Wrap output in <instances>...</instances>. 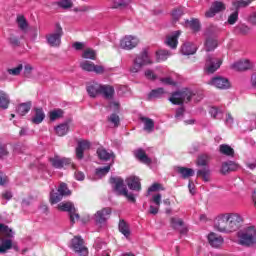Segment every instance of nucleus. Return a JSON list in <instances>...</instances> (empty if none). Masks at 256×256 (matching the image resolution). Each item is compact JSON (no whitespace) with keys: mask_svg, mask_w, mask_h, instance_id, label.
<instances>
[{"mask_svg":"<svg viewBox=\"0 0 256 256\" xmlns=\"http://www.w3.org/2000/svg\"><path fill=\"white\" fill-rule=\"evenodd\" d=\"M87 93L90 97L103 95L105 99H113V95H115V89L112 86L101 85L97 82H93L87 86Z\"/></svg>","mask_w":256,"mask_h":256,"instance_id":"1","label":"nucleus"},{"mask_svg":"<svg viewBox=\"0 0 256 256\" xmlns=\"http://www.w3.org/2000/svg\"><path fill=\"white\" fill-rule=\"evenodd\" d=\"M13 237V230L0 223V254H5L9 249H13Z\"/></svg>","mask_w":256,"mask_h":256,"instance_id":"2","label":"nucleus"},{"mask_svg":"<svg viewBox=\"0 0 256 256\" xmlns=\"http://www.w3.org/2000/svg\"><path fill=\"white\" fill-rule=\"evenodd\" d=\"M238 244L244 247H251L256 243V228L255 226H248L237 232Z\"/></svg>","mask_w":256,"mask_h":256,"instance_id":"3","label":"nucleus"},{"mask_svg":"<svg viewBox=\"0 0 256 256\" xmlns=\"http://www.w3.org/2000/svg\"><path fill=\"white\" fill-rule=\"evenodd\" d=\"M152 63L153 60H151V57L149 56V50L144 48L142 53L138 54L133 60V65L130 67V72L139 73V71H141L145 65H151Z\"/></svg>","mask_w":256,"mask_h":256,"instance_id":"4","label":"nucleus"},{"mask_svg":"<svg viewBox=\"0 0 256 256\" xmlns=\"http://www.w3.org/2000/svg\"><path fill=\"white\" fill-rule=\"evenodd\" d=\"M193 95V91L189 90L188 88H184L180 91L174 92L169 98V101L173 105H183V103H189Z\"/></svg>","mask_w":256,"mask_h":256,"instance_id":"5","label":"nucleus"},{"mask_svg":"<svg viewBox=\"0 0 256 256\" xmlns=\"http://www.w3.org/2000/svg\"><path fill=\"white\" fill-rule=\"evenodd\" d=\"M214 229L219 233H231V227L229 224V217L227 213L218 215L214 220Z\"/></svg>","mask_w":256,"mask_h":256,"instance_id":"6","label":"nucleus"},{"mask_svg":"<svg viewBox=\"0 0 256 256\" xmlns=\"http://www.w3.org/2000/svg\"><path fill=\"white\" fill-rule=\"evenodd\" d=\"M61 37H63V28L61 24L56 23L54 31L46 36L47 43L50 47H59V45H61Z\"/></svg>","mask_w":256,"mask_h":256,"instance_id":"7","label":"nucleus"},{"mask_svg":"<svg viewBox=\"0 0 256 256\" xmlns=\"http://www.w3.org/2000/svg\"><path fill=\"white\" fill-rule=\"evenodd\" d=\"M111 182L114 183V189L117 191L118 195H123L130 201L131 203H135V195L133 193H129L127 191V187H125V184L123 183V179L121 178H111Z\"/></svg>","mask_w":256,"mask_h":256,"instance_id":"8","label":"nucleus"},{"mask_svg":"<svg viewBox=\"0 0 256 256\" xmlns=\"http://www.w3.org/2000/svg\"><path fill=\"white\" fill-rule=\"evenodd\" d=\"M227 215H228V222L230 225L231 233H235V231H239L241 227H243V223L245 221V218H243V215L237 212H228Z\"/></svg>","mask_w":256,"mask_h":256,"instance_id":"9","label":"nucleus"},{"mask_svg":"<svg viewBox=\"0 0 256 256\" xmlns=\"http://www.w3.org/2000/svg\"><path fill=\"white\" fill-rule=\"evenodd\" d=\"M66 195H71V191L67 187V184L61 183L58 187V193H50V203L52 205H56V203H59V201H61Z\"/></svg>","mask_w":256,"mask_h":256,"instance_id":"10","label":"nucleus"},{"mask_svg":"<svg viewBox=\"0 0 256 256\" xmlns=\"http://www.w3.org/2000/svg\"><path fill=\"white\" fill-rule=\"evenodd\" d=\"M82 71H87L88 73H96V75H103L105 73V67L103 65H95V63L84 60L80 63Z\"/></svg>","mask_w":256,"mask_h":256,"instance_id":"11","label":"nucleus"},{"mask_svg":"<svg viewBox=\"0 0 256 256\" xmlns=\"http://www.w3.org/2000/svg\"><path fill=\"white\" fill-rule=\"evenodd\" d=\"M71 247L75 253H78L79 256H88L89 250L85 247V242L83 238L76 236L71 241Z\"/></svg>","mask_w":256,"mask_h":256,"instance_id":"12","label":"nucleus"},{"mask_svg":"<svg viewBox=\"0 0 256 256\" xmlns=\"http://www.w3.org/2000/svg\"><path fill=\"white\" fill-rule=\"evenodd\" d=\"M139 45V38L133 35H126L120 39V48L125 51H131Z\"/></svg>","mask_w":256,"mask_h":256,"instance_id":"13","label":"nucleus"},{"mask_svg":"<svg viewBox=\"0 0 256 256\" xmlns=\"http://www.w3.org/2000/svg\"><path fill=\"white\" fill-rule=\"evenodd\" d=\"M58 209L69 213L71 223L79 221V214L76 213L75 206L71 202H61L58 204Z\"/></svg>","mask_w":256,"mask_h":256,"instance_id":"14","label":"nucleus"},{"mask_svg":"<svg viewBox=\"0 0 256 256\" xmlns=\"http://www.w3.org/2000/svg\"><path fill=\"white\" fill-rule=\"evenodd\" d=\"M208 85H212V87H216V89H231V82H229V79L221 76L212 78L208 81Z\"/></svg>","mask_w":256,"mask_h":256,"instance_id":"15","label":"nucleus"},{"mask_svg":"<svg viewBox=\"0 0 256 256\" xmlns=\"http://www.w3.org/2000/svg\"><path fill=\"white\" fill-rule=\"evenodd\" d=\"M222 63L223 61H221V59L208 56L206 59L205 70L207 73H215V71L221 67Z\"/></svg>","mask_w":256,"mask_h":256,"instance_id":"16","label":"nucleus"},{"mask_svg":"<svg viewBox=\"0 0 256 256\" xmlns=\"http://www.w3.org/2000/svg\"><path fill=\"white\" fill-rule=\"evenodd\" d=\"M111 208H103L102 210H99L94 215V219L96 223L99 225H103L104 223H107L108 219L111 217Z\"/></svg>","mask_w":256,"mask_h":256,"instance_id":"17","label":"nucleus"},{"mask_svg":"<svg viewBox=\"0 0 256 256\" xmlns=\"http://www.w3.org/2000/svg\"><path fill=\"white\" fill-rule=\"evenodd\" d=\"M208 242H209V245H211V247H214L215 249H219V247L223 246V243H225V240L223 239V236L215 232H211L210 234H208Z\"/></svg>","mask_w":256,"mask_h":256,"instance_id":"18","label":"nucleus"},{"mask_svg":"<svg viewBox=\"0 0 256 256\" xmlns=\"http://www.w3.org/2000/svg\"><path fill=\"white\" fill-rule=\"evenodd\" d=\"M225 9L226 7L223 2L216 1L212 4L211 8L205 13V17H215L217 13H221V11H225Z\"/></svg>","mask_w":256,"mask_h":256,"instance_id":"19","label":"nucleus"},{"mask_svg":"<svg viewBox=\"0 0 256 256\" xmlns=\"http://www.w3.org/2000/svg\"><path fill=\"white\" fill-rule=\"evenodd\" d=\"M181 36V31H174L166 37V45L171 49H177V45L179 44V37Z\"/></svg>","mask_w":256,"mask_h":256,"instance_id":"20","label":"nucleus"},{"mask_svg":"<svg viewBox=\"0 0 256 256\" xmlns=\"http://www.w3.org/2000/svg\"><path fill=\"white\" fill-rule=\"evenodd\" d=\"M91 149V142L87 140L78 141V146L76 148V157L77 159H83L85 151Z\"/></svg>","mask_w":256,"mask_h":256,"instance_id":"21","label":"nucleus"},{"mask_svg":"<svg viewBox=\"0 0 256 256\" xmlns=\"http://www.w3.org/2000/svg\"><path fill=\"white\" fill-rule=\"evenodd\" d=\"M170 225L173 229H177L180 233H187V227H185V223L183 219L179 217H172L170 219Z\"/></svg>","mask_w":256,"mask_h":256,"instance_id":"22","label":"nucleus"},{"mask_svg":"<svg viewBox=\"0 0 256 256\" xmlns=\"http://www.w3.org/2000/svg\"><path fill=\"white\" fill-rule=\"evenodd\" d=\"M239 169V165L233 161L223 162L220 168V173L222 175H227V173H231L232 171H237Z\"/></svg>","mask_w":256,"mask_h":256,"instance_id":"23","label":"nucleus"},{"mask_svg":"<svg viewBox=\"0 0 256 256\" xmlns=\"http://www.w3.org/2000/svg\"><path fill=\"white\" fill-rule=\"evenodd\" d=\"M234 71H247L248 69H253V63L249 60H241L232 65Z\"/></svg>","mask_w":256,"mask_h":256,"instance_id":"24","label":"nucleus"},{"mask_svg":"<svg viewBox=\"0 0 256 256\" xmlns=\"http://www.w3.org/2000/svg\"><path fill=\"white\" fill-rule=\"evenodd\" d=\"M50 163L56 168L61 169L65 167V165H70L71 159L68 158H59V156H55L54 158L49 159Z\"/></svg>","mask_w":256,"mask_h":256,"instance_id":"25","label":"nucleus"},{"mask_svg":"<svg viewBox=\"0 0 256 256\" xmlns=\"http://www.w3.org/2000/svg\"><path fill=\"white\" fill-rule=\"evenodd\" d=\"M126 183L132 191H141V181L139 177L130 176L126 179Z\"/></svg>","mask_w":256,"mask_h":256,"instance_id":"26","label":"nucleus"},{"mask_svg":"<svg viewBox=\"0 0 256 256\" xmlns=\"http://www.w3.org/2000/svg\"><path fill=\"white\" fill-rule=\"evenodd\" d=\"M44 120L45 112L43 111V108H35L34 116L31 118L32 123H34V125H39L43 123Z\"/></svg>","mask_w":256,"mask_h":256,"instance_id":"27","label":"nucleus"},{"mask_svg":"<svg viewBox=\"0 0 256 256\" xmlns=\"http://www.w3.org/2000/svg\"><path fill=\"white\" fill-rule=\"evenodd\" d=\"M140 121L144 123V131H147V133H153V130L155 129V122L153 119L148 117H140Z\"/></svg>","mask_w":256,"mask_h":256,"instance_id":"28","label":"nucleus"},{"mask_svg":"<svg viewBox=\"0 0 256 256\" xmlns=\"http://www.w3.org/2000/svg\"><path fill=\"white\" fill-rule=\"evenodd\" d=\"M197 52V46H195V44L193 43H185L183 44V46L181 47V53L182 55H194V53Z\"/></svg>","mask_w":256,"mask_h":256,"instance_id":"29","label":"nucleus"},{"mask_svg":"<svg viewBox=\"0 0 256 256\" xmlns=\"http://www.w3.org/2000/svg\"><path fill=\"white\" fill-rule=\"evenodd\" d=\"M135 157L139 159L141 163H144L145 165H151V158L147 157L145 150L138 149L135 152Z\"/></svg>","mask_w":256,"mask_h":256,"instance_id":"30","label":"nucleus"},{"mask_svg":"<svg viewBox=\"0 0 256 256\" xmlns=\"http://www.w3.org/2000/svg\"><path fill=\"white\" fill-rule=\"evenodd\" d=\"M16 23L18 25V28L24 33H26L27 29H29V22H27V19L23 15L17 16Z\"/></svg>","mask_w":256,"mask_h":256,"instance_id":"31","label":"nucleus"},{"mask_svg":"<svg viewBox=\"0 0 256 256\" xmlns=\"http://www.w3.org/2000/svg\"><path fill=\"white\" fill-rule=\"evenodd\" d=\"M211 161V155L209 154H200L197 158L196 164L198 167H207Z\"/></svg>","mask_w":256,"mask_h":256,"instance_id":"32","label":"nucleus"},{"mask_svg":"<svg viewBox=\"0 0 256 256\" xmlns=\"http://www.w3.org/2000/svg\"><path fill=\"white\" fill-rule=\"evenodd\" d=\"M131 4V0H111V9H123Z\"/></svg>","mask_w":256,"mask_h":256,"instance_id":"33","label":"nucleus"},{"mask_svg":"<svg viewBox=\"0 0 256 256\" xmlns=\"http://www.w3.org/2000/svg\"><path fill=\"white\" fill-rule=\"evenodd\" d=\"M97 155L101 161H109V159L115 157L113 153L107 151L105 148H98Z\"/></svg>","mask_w":256,"mask_h":256,"instance_id":"34","label":"nucleus"},{"mask_svg":"<svg viewBox=\"0 0 256 256\" xmlns=\"http://www.w3.org/2000/svg\"><path fill=\"white\" fill-rule=\"evenodd\" d=\"M31 105V102L22 103L17 106L16 111L23 117L27 115L28 111H31Z\"/></svg>","mask_w":256,"mask_h":256,"instance_id":"35","label":"nucleus"},{"mask_svg":"<svg viewBox=\"0 0 256 256\" xmlns=\"http://www.w3.org/2000/svg\"><path fill=\"white\" fill-rule=\"evenodd\" d=\"M9 95L4 91H0V108L1 109H8L9 108Z\"/></svg>","mask_w":256,"mask_h":256,"instance_id":"36","label":"nucleus"},{"mask_svg":"<svg viewBox=\"0 0 256 256\" xmlns=\"http://www.w3.org/2000/svg\"><path fill=\"white\" fill-rule=\"evenodd\" d=\"M219 151L222 155H226L227 157H233V155H235V150L227 144L220 145Z\"/></svg>","mask_w":256,"mask_h":256,"instance_id":"37","label":"nucleus"},{"mask_svg":"<svg viewBox=\"0 0 256 256\" xmlns=\"http://www.w3.org/2000/svg\"><path fill=\"white\" fill-rule=\"evenodd\" d=\"M55 132L58 134L59 137H63L67 135L69 132V124L68 123H63L55 127Z\"/></svg>","mask_w":256,"mask_h":256,"instance_id":"38","label":"nucleus"},{"mask_svg":"<svg viewBox=\"0 0 256 256\" xmlns=\"http://www.w3.org/2000/svg\"><path fill=\"white\" fill-rule=\"evenodd\" d=\"M217 45H218L217 39L209 37L206 39V42H205V50L215 51V49H217Z\"/></svg>","mask_w":256,"mask_h":256,"instance_id":"39","label":"nucleus"},{"mask_svg":"<svg viewBox=\"0 0 256 256\" xmlns=\"http://www.w3.org/2000/svg\"><path fill=\"white\" fill-rule=\"evenodd\" d=\"M119 231L124 235V237H129L131 235V230L129 229V224L125 220H120L119 222Z\"/></svg>","mask_w":256,"mask_h":256,"instance_id":"40","label":"nucleus"},{"mask_svg":"<svg viewBox=\"0 0 256 256\" xmlns=\"http://www.w3.org/2000/svg\"><path fill=\"white\" fill-rule=\"evenodd\" d=\"M178 173L182 175L183 179H189V177H193L195 175V171L191 168L178 167Z\"/></svg>","mask_w":256,"mask_h":256,"instance_id":"41","label":"nucleus"},{"mask_svg":"<svg viewBox=\"0 0 256 256\" xmlns=\"http://www.w3.org/2000/svg\"><path fill=\"white\" fill-rule=\"evenodd\" d=\"M65 115V112L61 109H54L49 112V119L50 121H57V119H61Z\"/></svg>","mask_w":256,"mask_h":256,"instance_id":"42","label":"nucleus"},{"mask_svg":"<svg viewBox=\"0 0 256 256\" xmlns=\"http://www.w3.org/2000/svg\"><path fill=\"white\" fill-rule=\"evenodd\" d=\"M83 59H91L95 61L97 59V52L91 48L85 49L82 53Z\"/></svg>","mask_w":256,"mask_h":256,"instance_id":"43","label":"nucleus"},{"mask_svg":"<svg viewBox=\"0 0 256 256\" xmlns=\"http://www.w3.org/2000/svg\"><path fill=\"white\" fill-rule=\"evenodd\" d=\"M186 24L192 29V31L196 32L200 31L201 29V24L199 23L198 19H192V20H187Z\"/></svg>","mask_w":256,"mask_h":256,"instance_id":"44","label":"nucleus"},{"mask_svg":"<svg viewBox=\"0 0 256 256\" xmlns=\"http://www.w3.org/2000/svg\"><path fill=\"white\" fill-rule=\"evenodd\" d=\"M211 170L209 168H204L197 171V176L202 177L203 181L208 182L210 180Z\"/></svg>","mask_w":256,"mask_h":256,"instance_id":"45","label":"nucleus"},{"mask_svg":"<svg viewBox=\"0 0 256 256\" xmlns=\"http://www.w3.org/2000/svg\"><path fill=\"white\" fill-rule=\"evenodd\" d=\"M157 61H167L169 57H171V54L167 50H159L156 52Z\"/></svg>","mask_w":256,"mask_h":256,"instance_id":"46","label":"nucleus"},{"mask_svg":"<svg viewBox=\"0 0 256 256\" xmlns=\"http://www.w3.org/2000/svg\"><path fill=\"white\" fill-rule=\"evenodd\" d=\"M163 95H165V90L163 88H157L150 92L149 97L159 99V97H163Z\"/></svg>","mask_w":256,"mask_h":256,"instance_id":"47","label":"nucleus"},{"mask_svg":"<svg viewBox=\"0 0 256 256\" xmlns=\"http://www.w3.org/2000/svg\"><path fill=\"white\" fill-rule=\"evenodd\" d=\"M57 5L61 7V9H71V7H73V0H59Z\"/></svg>","mask_w":256,"mask_h":256,"instance_id":"48","label":"nucleus"},{"mask_svg":"<svg viewBox=\"0 0 256 256\" xmlns=\"http://www.w3.org/2000/svg\"><path fill=\"white\" fill-rule=\"evenodd\" d=\"M249 31V27L245 24H240L235 28V33H239L240 35H247Z\"/></svg>","mask_w":256,"mask_h":256,"instance_id":"49","label":"nucleus"},{"mask_svg":"<svg viewBox=\"0 0 256 256\" xmlns=\"http://www.w3.org/2000/svg\"><path fill=\"white\" fill-rule=\"evenodd\" d=\"M232 4L236 9H241V7H248V5H251V0L233 1Z\"/></svg>","mask_w":256,"mask_h":256,"instance_id":"50","label":"nucleus"},{"mask_svg":"<svg viewBox=\"0 0 256 256\" xmlns=\"http://www.w3.org/2000/svg\"><path fill=\"white\" fill-rule=\"evenodd\" d=\"M21 71H23V64H19L17 67L7 70L8 74L13 76L20 75Z\"/></svg>","mask_w":256,"mask_h":256,"instance_id":"51","label":"nucleus"},{"mask_svg":"<svg viewBox=\"0 0 256 256\" xmlns=\"http://www.w3.org/2000/svg\"><path fill=\"white\" fill-rule=\"evenodd\" d=\"M108 121L112 123L114 127H119V123H120L119 115L111 114L110 117L108 118Z\"/></svg>","mask_w":256,"mask_h":256,"instance_id":"52","label":"nucleus"},{"mask_svg":"<svg viewBox=\"0 0 256 256\" xmlns=\"http://www.w3.org/2000/svg\"><path fill=\"white\" fill-rule=\"evenodd\" d=\"M155 191H165V188L159 183H154L148 188V193H153Z\"/></svg>","mask_w":256,"mask_h":256,"instance_id":"53","label":"nucleus"},{"mask_svg":"<svg viewBox=\"0 0 256 256\" xmlns=\"http://www.w3.org/2000/svg\"><path fill=\"white\" fill-rule=\"evenodd\" d=\"M237 19H239V12L235 11L228 17L229 25H235V23H237Z\"/></svg>","mask_w":256,"mask_h":256,"instance_id":"54","label":"nucleus"},{"mask_svg":"<svg viewBox=\"0 0 256 256\" xmlns=\"http://www.w3.org/2000/svg\"><path fill=\"white\" fill-rule=\"evenodd\" d=\"M111 171V166H106L103 168L96 169V175H99L100 177H103V175H107Z\"/></svg>","mask_w":256,"mask_h":256,"instance_id":"55","label":"nucleus"},{"mask_svg":"<svg viewBox=\"0 0 256 256\" xmlns=\"http://www.w3.org/2000/svg\"><path fill=\"white\" fill-rule=\"evenodd\" d=\"M183 15V8H178L172 11V17L175 21H179V18Z\"/></svg>","mask_w":256,"mask_h":256,"instance_id":"56","label":"nucleus"},{"mask_svg":"<svg viewBox=\"0 0 256 256\" xmlns=\"http://www.w3.org/2000/svg\"><path fill=\"white\" fill-rule=\"evenodd\" d=\"M150 203H153L154 205L161 207V194L153 195Z\"/></svg>","mask_w":256,"mask_h":256,"instance_id":"57","label":"nucleus"},{"mask_svg":"<svg viewBox=\"0 0 256 256\" xmlns=\"http://www.w3.org/2000/svg\"><path fill=\"white\" fill-rule=\"evenodd\" d=\"M145 77L150 79L151 81H155V79H157V75H155L153 70H146L145 71Z\"/></svg>","mask_w":256,"mask_h":256,"instance_id":"58","label":"nucleus"},{"mask_svg":"<svg viewBox=\"0 0 256 256\" xmlns=\"http://www.w3.org/2000/svg\"><path fill=\"white\" fill-rule=\"evenodd\" d=\"M7 155H9V151H7V146L0 144V158L7 157Z\"/></svg>","mask_w":256,"mask_h":256,"instance_id":"59","label":"nucleus"},{"mask_svg":"<svg viewBox=\"0 0 256 256\" xmlns=\"http://www.w3.org/2000/svg\"><path fill=\"white\" fill-rule=\"evenodd\" d=\"M161 83H164V85H176L175 81L171 79L170 77L162 78L160 79Z\"/></svg>","mask_w":256,"mask_h":256,"instance_id":"60","label":"nucleus"},{"mask_svg":"<svg viewBox=\"0 0 256 256\" xmlns=\"http://www.w3.org/2000/svg\"><path fill=\"white\" fill-rule=\"evenodd\" d=\"M159 207L157 205H150V209H149V213L151 215H157V213H159Z\"/></svg>","mask_w":256,"mask_h":256,"instance_id":"61","label":"nucleus"},{"mask_svg":"<svg viewBox=\"0 0 256 256\" xmlns=\"http://www.w3.org/2000/svg\"><path fill=\"white\" fill-rule=\"evenodd\" d=\"M210 115L211 117H213L214 119H217V116L219 115V109L212 107L210 109Z\"/></svg>","mask_w":256,"mask_h":256,"instance_id":"62","label":"nucleus"},{"mask_svg":"<svg viewBox=\"0 0 256 256\" xmlns=\"http://www.w3.org/2000/svg\"><path fill=\"white\" fill-rule=\"evenodd\" d=\"M226 125L229 127L233 125V116L230 113L226 114Z\"/></svg>","mask_w":256,"mask_h":256,"instance_id":"63","label":"nucleus"},{"mask_svg":"<svg viewBox=\"0 0 256 256\" xmlns=\"http://www.w3.org/2000/svg\"><path fill=\"white\" fill-rule=\"evenodd\" d=\"M5 183H7V176L0 172V185H5Z\"/></svg>","mask_w":256,"mask_h":256,"instance_id":"64","label":"nucleus"}]
</instances>
